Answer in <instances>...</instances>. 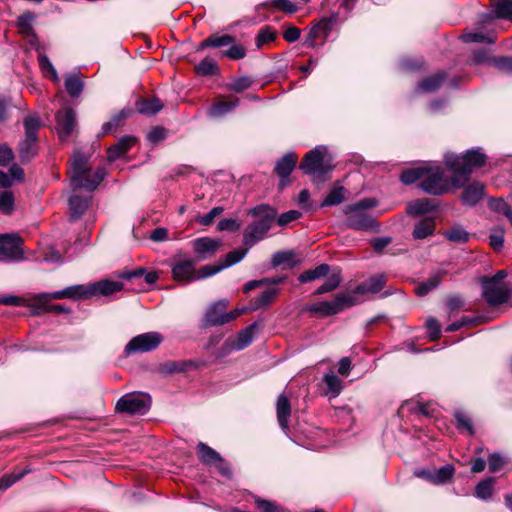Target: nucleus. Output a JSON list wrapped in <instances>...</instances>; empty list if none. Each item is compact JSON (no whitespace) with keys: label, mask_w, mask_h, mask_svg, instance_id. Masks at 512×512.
<instances>
[{"label":"nucleus","mask_w":512,"mask_h":512,"mask_svg":"<svg viewBox=\"0 0 512 512\" xmlns=\"http://www.w3.org/2000/svg\"><path fill=\"white\" fill-rule=\"evenodd\" d=\"M490 65L501 73L512 75V57L510 56L493 57L490 60Z\"/></svg>","instance_id":"58"},{"label":"nucleus","mask_w":512,"mask_h":512,"mask_svg":"<svg viewBox=\"0 0 512 512\" xmlns=\"http://www.w3.org/2000/svg\"><path fill=\"white\" fill-rule=\"evenodd\" d=\"M204 363L195 360H170L160 365L159 371L163 375H171L174 373H184L192 370H197Z\"/></svg>","instance_id":"19"},{"label":"nucleus","mask_w":512,"mask_h":512,"mask_svg":"<svg viewBox=\"0 0 512 512\" xmlns=\"http://www.w3.org/2000/svg\"><path fill=\"white\" fill-rule=\"evenodd\" d=\"M443 236L450 242L465 244L470 240V233L460 224H454L443 232Z\"/></svg>","instance_id":"36"},{"label":"nucleus","mask_w":512,"mask_h":512,"mask_svg":"<svg viewBox=\"0 0 512 512\" xmlns=\"http://www.w3.org/2000/svg\"><path fill=\"white\" fill-rule=\"evenodd\" d=\"M18 153L22 163H29L38 154V141L24 138L19 143Z\"/></svg>","instance_id":"34"},{"label":"nucleus","mask_w":512,"mask_h":512,"mask_svg":"<svg viewBox=\"0 0 512 512\" xmlns=\"http://www.w3.org/2000/svg\"><path fill=\"white\" fill-rule=\"evenodd\" d=\"M167 137V130L163 126H154L147 134V140L152 144H158Z\"/></svg>","instance_id":"64"},{"label":"nucleus","mask_w":512,"mask_h":512,"mask_svg":"<svg viewBox=\"0 0 512 512\" xmlns=\"http://www.w3.org/2000/svg\"><path fill=\"white\" fill-rule=\"evenodd\" d=\"M332 25V18L321 19L318 23L310 28L308 34L305 37L304 45L310 48L323 45L332 30Z\"/></svg>","instance_id":"14"},{"label":"nucleus","mask_w":512,"mask_h":512,"mask_svg":"<svg viewBox=\"0 0 512 512\" xmlns=\"http://www.w3.org/2000/svg\"><path fill=\"white\" fill-rule=\"evenodd\" d=\"M150 408V398L145 394L127 393L115 405L116 413L144 415Z\"/></svg>","instance_id":"10"},{"label":"nucleus","mask_w":512,"mask_h":512,"mask_svg":"<svg viewBox=\"0 0 512 512\" xmlns=\"http://www.w3.org/2000/svg\"><path fill=\"white\" fill-rule=\"evenodd\" d=\"M454 417L456 419V428L459 431H466L469 435H474L475 430L472 420L466 413L458 410L455 411Z\"/></svg>","instance_id":"55"},{"label":"nucleus","mask_w":512,"mask_h":512,"mask_svg":"<svg viewBox=\"0 0 512 512\" xmlns=\"http://www.w3.org/2000/svg\"><path fill=\"white\" fill-rule=\"evenodd\" d=\"M228 306L229 301L224 299L213 303L204 314L202 327L209 328L224 325L239 317L244 311V309H234L226 312Z\"/></svg>","instance_id":"8"},{"label":"nucleus","mask_w":512,"mask_h":512,"mask_svg":"<svg viewBox=\"0 0 512 512\" xmlns=\"http://www.w3.org/2000/svg\"><path fill=\"white\" fill-rule=\"evenodd\" d=\"M495 479L493 477H487L481 480L475 487V496L482 500L491 498L494 490Z\"/></svg>","instance_id":"48"},{"label":"nucleus","mask_w":512,"mask_h":512,"mask_svg":"<svg viewBox=\"0 0 512 512\" xmlns=\"http://www.w3.org/2000/svg\"><path fill=\"white\" fill-rule=\"evenodd\" d=\"M83 87V81L77 74H70L65 78V89L71 97H79L83 91Z\"/></svg>","instance_id":"45"},{"label":"nucleus","mask_w":512,"mask_h":512,"mask_svg":"<svg viewBox=\"0 0 512 512\" xmlns=\"http://www.w3.org/2000/svg\"><path fill=\"white\" fill-rule=\"evenodd\" d=\"M484 185L480 182H473L464 188L461 200L464 204L469 206L476 205L484 195Z\"/></svg>","instance_id":"31"},{"label":"nucleus","mask_w":512,"mask_h":512,"mask_svg":"<svg viewBox=\"0 0 512 512\" xmlns=\"http://www.w3.org/2000/svg\"><path fill=\"white\" fill-rule=\"evenodd\" d=\"M454 473L455 468L451 464L444 465L439 469H434L433 484L439 485L449 482L453 478Z\"/></svg>","instance_id":"52"},{"label":"nucleus","mask_w":512,"mask_h":512,"mask_svg":"<svg viewBox=\"0 0 512 512\" xmlns=\"http://www.w3.org/2000/svg\"><path fill=\"white\" fill-rule=\"evenodd\" d=\"M254 83V79L250 76H240L235 77L226 85V88L229 91L235 92V93H242L245 90L252 87Z\"/></svg>","instance_id":"50"},{"label":"nucleus","mask_w":512,"mask_h":512,"mask_svg":"<svg viewBox=\"0 0 512 512\" xmlns=\"http://www.w3.org/2000/svg\"><path fill=\"white\" fill-rule=\"evenodd\" d=\"M323 381L327 386V394H331L333 396H337L340 394L343 385L342 380L337 375H335L333 372L327 373L324 375Z\"/></svg>","instance_id":"53"},{"label":"nucleus","mask_w":512,"mask_h":512,"mask_svg":"<svg viewBox=\"0 0 512 512\" xmlns=\"http://www.w3.org/2000/svg\"><path fill=\"white\" fill-rule=\"evenodd\" d=\"M279 293V289L277 288H269L261 292V294L255 300V305L257 308L262 306L269 305L274 301Z\"/></svg>","instance_id":"61"},{"label":"nucleus","mask_w":512,"mask_h":512,"mask_svg":"<svg viewBox=\"0 0 512 512\" xmlns=\"http://www.w3.org/2000/svg\"><path fill=\"white\" fill-rule=\"evenodd\" d=\"M164 107L163 102L158 97L138 98L135 102L136 111L145 116H154Z\"/></svg>","instance_id":"26"},{"label":"nucleus","mask_w":512,"mask_h":512,"mask_svg":"<svg viewBox=\"0 0 512 512\" xmlns=\"http://www.w3.org/2000/svg\"><path fill=\"white\" fill-rule=\"evenodd\" d=\"M329 272H330V266L326 263H323L313 269H309V270L302 272L298 276V281L300 283H307V282L315 281L317 279L324 278V277L328 276Z\"/></svg>","instance_id":"38"},{"label":"nucleus","mask_w":512,"mask_h":512,"mask_svg":"<svg viewBox=\"0 0 512 512\" xmlns=\"http://www.w3.org/2000/svg\"><path fill=\"white\" fill-rule=\"evenodd\" d=\"M357 304V298L351 293H339L331 301H322L304 308L319 317H329Z\"/></svg>","instance_id":"6"},{"label":"nucleus","mask_w":512,"mask_h":512,"mask_svg":"<svg viewBox=\"0 0 512 512\" xmlns=\"http://www.w3.org/2000/svg\"><path fill=\"white\" fill-rule=\"evenodd\" d=\"M344 187H336L332 189L321 203V207L336 206L345 201Z\"/></svg>","instance_id":"54"},{"label":"nucleus","mask_w":512,"mask_h":512,"mask_svg":"<svg viewBox=\"0 0 512 512\" xmlns=\"http://www.w3.org/2000/svg\"><path fill=\"white\" fill-rule=\"evenodd\" d=\"M248 252V248L237 249L227 253L224 260L219 263L222 270L240 262Z\"/></svg>","instance_id":"56"},{"label":"nucleus","mask_w":512,"mask_h":512,"mask_svg":"<svg viewBox=\"0 0 512 512\" xmlns=\"http://www.w3.org/2000/svg\"><path fill=\"white\" fill-rule=\"evenodd\" d=\"M33 20L34 14L32 12H25L17 18V26L23 35L27 37H36L32 26Z\"/></svg>","instance_id":"47"},{"label":"nucleus","mask_w":512,"mask_h":512,"mask_svg":"<svg viewBox=\"0 0 512 512\" xmlns=\"http://www.w3.org/2000/svg\"><path fill=\"white\" fill-rule=\"evenodd\" d=\"M436 222L433 217H426L420 220L413 230L414 239H424L434 234Z\"/></svg>","instance_id":"35"},{"label":"nucleus","mask_w":512,"mask_h":512,"mask_svg":"<svg viewBox=\"0 0 512 512\" xmlns=\"http://www.w3.org/2000/svg\"><path fill=\"white\" fill-rule=\"evenodd\" d=\"M227 101H215L208 109V116L217 118L232 112L238 105L239 99L229 95Z\"/></svg>","instance_id":"28"},{"label":"nucleus","mask_w":512,"mask_h":512,"mask_svg":"<svg viewBox=\"0 0 512 512\" xmlns=\"http://www.w3.org/2000/svg\"><path fill=\"white\" fill-rule=\"evenodd\" d=\"M277 36V31L273 27L266 25L259 30L255 38V45L260 49L265 44L275 41Z\"/></svg>","instance_id":"49"},{"label":"nucleus","mask_w":512,"mask_h":512,"mask_svg":"<svg viewBox=\"0 0 512 512\" xmlns=\"http://www.w3.org/2000/svg\"><path fill=\"white\" fill-rule=\"evenodd\" d=\"M257 323H252L246 328L238 332L236 339H228L223 345L222 355L228 354L231 351H240L248 347L254 338V332L257 329Z\"/></svg>","instance_id":"16"},{"label":"nucleus","mask_w":512,"mask_h":512,"mask_svg":"<svg viewBox=\"0 0 512 512\" xmlns=\"http://www.w3.org/2000/svg\"><path fill=\"white\" fill-rule=\"evenodd\" d=\"M271 227L268 223L254 220L243 232V244L252 247L264 238Z\"/></svg>","instance_id":"21"},{"label":"nucleus","mask_w":512,"mask_h":512,"mask_svg":"<svg viewBox=\"0 0 512 512\" xmlns=\"http://www.w3.org/2000/svg\"><path fill=\"white\" fill-rule=\"evenodd\" d=\"M490 5L495 18L512 21V0H490Z\"/></svg>","instance_id":"37"},{"label":"nucleus","mask_w":512,"mask_h":512,"mask_svg":"<svg viewBox=\"0 0 512 512\" xmlns=\"http://www.w3.org/2000/svg\"><path fill=\"white\" fill-rule=\"evenodd\" d=\"M342 281L341 273L340 271L331 274L328 279L320 285L314 292L313 295H322L328 292H332L336 290Z\"/></svg>","instance_id":"46"},{"label":"nucleus","mask_w":512,"mask_h":512,"mask_svg":"<svg viewBox=\"0 0 512 512\" xmlns=\"http://www.w3.org/2000/svg\"><path fill=\"white\" fill-rule=\"evenodd\" d=\"M266 5L286 14H293L298 10L297 6L290 0H270Z\"/></svg>","instance_id":"62"},{"label":"nucleus","mask_w":512,"mask_h":512,"mask_svg":"<svg viewBox=\"0 0 512 512\" xmlns=\"http://www.w3.org/2000/svg\"><path fill=\"white\" fill-rule=\"evenodd\" d=\"M377 201L373 198H364L354 204L345 206L343 212L346 216V226L353 230L378 232L380 224L368 212L374 208Z\"/></svg>","instance_id":"3"},{"label":"nucleus","mask_w":512,"mask_h":512,"mask_svg":"<svg viewBox=\"0 0 512 512\" xmlns=\"http://www.w3.org/2000/svg\"><path fill=\"white\" fill-rule=\"evenodd\" d=\"M194 70L197 75L202 77L218 75L220 72L217 62L209 57H206L203 60H201L195 66Z\"/></svg>","instance_id":"41"},{"label":"nucleus","mask_w":512,"mask_h":512,"mask_svg":"<svg viewBox=\"0 0 512 512\" xmlns=\"http://www.w3.org/2000/svg\"><path fill=\"white\" fill-rule=\"evenodd\" d=\"M196 452L198 460L206 466H211L221 459V455L204 442L197 443Z\"/></svg>","instance_id":"33"},{"label":"nucleus","mask_w":512,"mask_h":512,"mask_svg":"<svg viewBox=\"0 0 512 512\" xmlns=\"http://www.w3.org/2000/svg\"><path fill=\"white\" fill-rule=\"evenodd\" d=\"M14 210V195L12 191L0 192V212L10 215Z\"/></svg>","instance_id":"59"},{"label":"nucleus","mask_w":512,"mask_h":512,"mask_svg":"<svg viewBox=\"0 0 512 512\" xmlns=\"http://www.w3.org/2000/svg\"><path fill=\"white\" fill-rule=\"evenodd\" d=\"M71 312L70 308L64 304H50V302H36L34 305V315H40L42 313H63L69 314Z\"/></svg>","instance_id":"42"},{"label":"nucleus","mask_w":512,"mask_h":512,"mask_svg":"<svg viewBox=\"0 0 512 512\" xmlns=\"http://www.w3.org/2000/svg\"><path fill=\"white\" fill-rule=\"evenodd\" d=\"M41 120L37 115H28L23 119L25 138L38 141L37 133L41 127Z\"/></svg>","instance_id":"43"},{"label":"nucleus","mask_w":512,"mask_h":512,"mask_svg":"<svg viewBox=\"0 0 512 512\" xmlns=\"http://www.w3.org/2000/svg\"><path fill=\"white\" fill-rule=\"evenodd\" d=\"M90 198L73 195L69 198L68 205L70 210V220L76 221L80 219L89 206Z\"/></svg>","instance_id":"32"},{"label":"nucleus","mask_w":512,"mask_h":512,"mask_svg":"<svg viewBox=\"0 0 512 512\" xmlns=\"http://www.w3.org/2000/svg\"><path fill=\"white\" fill-rule=\"evenodd\" d=\"M505 231L502 227L497 226L491 229L489 235V245L497 252L501 251L504 246Z\"/></svg>","instance_id":"57"},{"label":"nucleus","mask_w":512,"mask_h":512,"mask_svg":"<svg viewBox=\"0 0 512 512\" xmlns=\"http://www.w3.org/2000/svg\"><path fill=\"white\" fill-rule=\"evenodd\" d=\"M427 167H416L404 170L400 175V180L405 185H411L420 179H423Z\"/></svg>","instance_id":"51"},{"label":"nucleus","mask_w":512,"mask_h":512,"mask_svg":"<svg viewBox=\"0 0 512 512\" xmlns=\"http://www.w3.org/2000/svg\"><path fill=\"white\" fill-rule=\"evenodd\" d=\"M448 74L441 70L435 74L423 78L417 85V88L424 93H433L440 89L446 81Z\"/></svg>","instance_id":"27"},{"label":"nucleus","mask_w":512,"mask_h":512,"mask_svg":"<svg viewBox=\"0 0 512 512\" xmlns=\"http://www.w3.org/2000/svg\"><path fill=\"white\" fill-rule=\"evenodd\" d=\"M461 39L465 43H489L493 44L495 42V38L491 36H487L483 33L471 32L465 33L461 35Z\"/></svg>","instance_id":"60"},{"label":"nucleus","mask_w":512,"mask_h":512,"mask_svg":"<svg viewBox=\"0 0 512 512\" xmlns=\"http://www.w3.org/2000/svg\"><path fill=\"white\" fill-rule=\"evenodd\" d=\"M387 278L384 274L373 276L356 286L354 293L356 294H376L379 293L386 285Z\"/></svg>","instance_id":"25"},{"label":"nucleus","mask_w":512,"mask_h":512,"mask_svg":"<svg viewBox=\"0 0 512 512\" xmlns=\"http://www.w3.org/2000/svg\"><path fill=\"white\" fill-rule=\"evenodd\" d=\"M123 289V283L108 279L83 285V297L89 299L94 296H109Z\"/></svg>","instance_id":"15"},{"label":"nucleus","mask_w":512,"mask_h":512,"mask_svg":"<svg viewBox=\"0 0 512 512\" xmlns=\"http://www.w3.org/2000/svg\"><path fill=\"white\" fill-rule=\"evenodd\" d=\"M171 271L174 280L184 284L190 283L195 280V261L191 259L175 261Z\"/></svg>","instance_id":"18"},{"label":"nucleus","mask_w":512,"mask_h":512,"mask_svg":"<svg viewBox=\"0 0 512 512\" xmlns=\"http://www.w3.org/2000/svg\"><path fill=\"white\" fill-rule=\"evenodd\" d=\"M84 299L83 297V284L82 285H73L67 287L63 290L51 292V293H42L35 297V302H50L54 299Z\"/></svg>","instance_id":"20"},{"label":"nucleus","mask_w":512,"mask_h":512,"mask_svg":"<svg viewBox=\"0 0 512 512\" xmlns=\"http://www.w3.org/2000/svg\"><path fill=\"white\" fill-rule=\"evenodd\" d=\"M512 296V288L507 285H498L495 282L482 281V297L489 306H498L506 303Z\"/></svg>","instance_id":"13"},{"label":"nucleus","mask_w":512,"mask_h":512,"mask_svg":"<svg viewBox=\"0 0 512 512\" xmlns=\"http://www.w3.org/2000/svg\"><path fill=\"white\" fill-rule=\"evenodd\" d=\"M444 162L453 173L451 177L452 186L462 188L470 180L473 170L485 165L486 155L480 149H469L461 155L446 154Z\"/></svg>","instance_id":"1"},{"label":"nucleus","mask_w":512,"mask_h":512,"mask_svg":"<svg viewBox=\"0 0 512 512\" xmlns=\"http://www.w3.org/2000/svg\"><path fill=\"white\" fill-rule=\"evenodd\" d=\"M298 163V155L295 152H287L282 157L277 159L274 166V173L279 177L278 189L283 190L284 188L291 185L290 179L291 173L294 171Z\"/></svg>","instance_id":"12"},{"label":"nucleus","mask_w":512,"mask_h":512,"mask_svg":"<svg viewBox=\"0 0 512 512\" xmlns=\"http://www.w3.org/2000/svg\"><path fill=\"white\" fill-rule=\"evenodd\" d=\"M163 341V335L156 331L146 332L133 337L125 346L126 356L151 352L159 347Z\"/></svg>","instance_id":"9"},{"label":"nucleus","mask_w":512,"mask_h":512,"mask_svg":"<svg viewBox=\"0 0 512 512\" xmlns=\"http://www.w3.org/2000/svg\"><path fill=\"white\" fill-rule=\"evenodd\" d=\"M299 169L316 183H323L329 179V173L333 170L331 160L319 149L314 148L303 157Z\"/></svg>","instance_id":"4"},{"label":"nucleus","mask_w":512,"mask_h":512,"mask_svg":"<svg viewBox=\"0 0 512 512\" xmlns=\"http://www.w3.org/2000/svg\"><path fill=\"white\" fill-rule=\"evenodd\" d=\"M291 411L289 396L286 393H281L276 400V415L279 426L285 433L289 431Z\"/></svg>","instance_id":"24"},{"label":"nucleus","mask_w":512,"mask_h":512,"mask_svg":"<svg viewBox=\"0 0 512 512\" xmlns=\"http://www.w3.org/2000/svg\"><path fill=\"white\" fill-rule=\"evenodd\" d=\"M437 208L438 202L435 199L421 198L408 205L407 213L410 216H419L431 211H435Z\"/></svg>","instance_id":"29"},{"label":"nucleus","mask_w":512,"mask_h":512,"mask_svg":"<svg viewBox=\"0 0 512 512\" xmlns=\"http://www.w3.org/2000/svg\"><path fill=\"white\" fill-rule=\"evenodd\" d=\"M23 240L17 234H0V259L19 261L24 257Z\"/></svg>","instance_id":"11"},{"label":"nucleus","mask_w":512,"mask_h":512,"mask_svg":"<svg viewBox=\"0 0 512 512\" xmlns=\"http://www.w3.org/2000/svg\"><path fill=\"white\" fill-rule=\"evenodd\" d=\"M489 207L493 211L505 215L507 218H509L512 215L511 206L502 198L491 199V201L489 202Z\"/></svg>","instance_id":"63"},{"label":"nucleus","mask_w":512,"mask_h":512,"mask_svg":"<svg viewBox=\"0 0 512 512\" xmlns=\"http://www.w3.org/2000/svg\"><path fill=\"white\" fill-rule=\"evenodd\" d=\"M227 47L226 50L221 51L220 56L226 57L230 60H240L246 57L247 49L241 43H237L235 37L229 34H211L200 42L197 51H202L206 48H222Z\"/></svg>","instance_id":"5"},{"label":"nucleus","mask_w":512,"mask_h":512,"mask_svg":"<svg viewBox=\"0 0 512 512\" xmlns=\"http://www.w3.org/2000/svg\"><path fill=\"white\" fill-rule=\"evenodd\" d=\"M136 143L137 138L133 135H125L121 137L116 144L107 149L108 162L111 163L121 157H124Z\"/></svg>","instance_id":"22"},{"label":"nucleus","mask_w":512,"mask_h":512,"mask_svg":"<svg viewBox=\"0 0 512 512\" xmlns=\"http://www.w3.org/2000/svg\"><path fill=\"white\" fill-rule=\"evenodd\" d=\"M441 280H442V275L440 273L430 275L425 281H423L417 285V287L415 288V293L419 297H424L430 291L435 289L441 283Z\"/></svg>","instance_id":"44"},{"label":"nucleus","mask_w":512,"mask_h":512,"mask_svg":"<svg viewBox=\"0 0 512 512\" xmlns=\"http://www.w3.org/2000/svg\"><path fill=\"white\" fill-rule=\"evenodd\" d=\"M142 276H145V282L150 285L154 284L159 278L157 272L153 271L147 273L146 269L143 267H139L131 271H124L119 275L120 278L125 280H132Z\"/></svg>","instance_id":"40"},{"label":"nucleus","mask_w":512,"mask_h":512,"mask_svg":"<svg viewBox=\"0 0 512 512\" xmlns=\"http://www.w3.org/2000/svg\"><path fill=\"white\" fill-rule=\"evenodd\" d=\"M56 128L60 139L69 138L76 127V113L72 108H64L55 115Z\"/></svg>","instance_id":"17"},{"label":"nucleus","mask_w":512,"mask_h":512,"mask_svg":"<svg viewBox=\"0 0 512 512\" xmlns=\"http://www.w3.org/2000/svg\"><path fill=\"white\" fill-rule=\"evenodd\" d=\"M220 245V240L210 237H201L193 241V249L198 255L199 260H205L212 257Z\"/></svg>","instance_id":"23"},{"label":"nucleus","mask_w":512,"mask_h":512,"mask_svg":"<svg viewBox=\"0 0 512 512\" xmlns=\"http://www.w3.org/2000/svg\"><path fill=\"white\" fill-rule=\"evenodd\" d=\"M106 175L102 167L92 171L89 166V157L80 151L73 154L70 165V184L73 190L85 189L93 191L101 183Z\"/></svg>","instance_id":"2"},{"label":"nucleus","mask_w":512,"mask_h":512,"mask_svg":"<svg viewBox=\"0 0 512 512\" xmlns=\"http://www.w3.org/2000/svg\"><path fill=\"white\" fill-rule=\"evenodd\" d=\"M32 469L26 466L22 470L14 469L11 473H6L0 478V491H5L13 484L20 481L24 476L31 473Z\"/></svg>","instance_id":"39"},{"label":"nucleus","mask_w":512,"mask_h":512,"mask_svg":"<svg viewBox=\"0 0 512 512\" xmlns=\"http://www.w3.org/2000/svg\"><path fill=\"white\" fill-rule=\"evenodd\" d=\"M419 187L427 194L441 196L446 194L452 186L451 178L445 174L444 170L438 166L427 167V172Z\"/></svg>","instance_id":"7"},{"label":"nucleus","mask_w":512,"mask_h":512,"mask_svg":"<svg viewBox=\"0 0 512 512\" xmlns=\"http://www.w3.org/2000/svg\"><path fill=\"white\" fill-rule=\"evenodd\" d=\"M248 214L255 217L257 221L268 223L272 226L277 216V210L268 204H260L251 208Z\"/></svg>","instance_id":"30"}]
</instances>
